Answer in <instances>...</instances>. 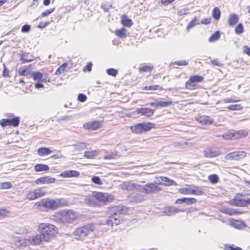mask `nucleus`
Returning <instances> with one entry per match:
<instances>
[{
    "instance_id": "f257e3e1",
    "label": "nucleus",
    "mask_w": 250,
    "mask_h": 250,
    "mask_svg": "<svg viewBox=\"0 0 250 250\" xmlns=\"http://www.w3.org/2000/svg\"><path fill=\"white\" fill-rule=\"evenodd\" d=\"M67 201L64 199L56 200L49 198L42 199L34 205L35 208L41 211H47L48 210H54L59 207L66 205Z\"/></svg>"
},
{
    "instance_id": "f03ea898",
    "label": "nucleus",
    "mask_w": 250,
    "mask_h": 250,
    "mask_svg": "<svg viewBox=\"0 0 250 250\" xmlns=\"http://www.w3.org/2000/svg\"><path fill=\"white\" fill-rule=\"evenodd\" d=\"M79 214L73 210L64 209L56 213V219L59 220L62 223H71L77 220L79 217Z\"/></svg>"
},
{
    "instance_id": "7ed1b4c3",
    "label": "nucleus",
    "mask_w": 250,
    "mask_h": 250,
    "mask_svg": "<svg viewBox=\"0 0 250 250\" xmlns=\"http://www.w3.org/2000/svg\"><path fill=\"white\" fill-rule=\"evenodd\" d=\"M38 230L39 233H42L47 241L58 233L57 228L54 225L48 223L40 224L38 227Z\"/></svg>"
},
{
    "instance_id": "20e7f679",
    "label": "nucleus",
    "mask_w": 250,
    "mask_h": 250,
    "mask_svg": "<svg viewBox=\"0 0 250 250\" xmlns=\"http://www.w3.org/2000/svg\"><path fill=\"white\" fill-rule=\"evenodd\" d=\"M94 224H87L75 229L73 235L77 239H82L90 235L95 229Z\"/></svg>"
},
{
    "instance_id": "39448f33",
    "label": "nucleus",
    "mask_w": 250,
    "mask_h": 250,
    "mask_svg": "<svg viewBox=\"0 0 250 250\" xmlns=\"http://www.w3.org/2000/svg\"><path fill=\"white\" fill-rule=\"evenodd\" d=\"M153 127H154V125L151 123H143L131 126L130 129L133 133L139 134L149 131Z\"/></svg>"
},
{
    "instance_id": "423d86ee",
    "label": "nucleus",
    "mask_w": 250,
    "mask_h": 250,
    "mask_svg": "<svg viewBox=\"0 0 250 250\" xmlns=\"http://www.w3.org/2000/svg\"><path fill=\"white\" fill-rule=\"evenodd\" d=\"M159 184L162 183H150L143 185V192L148 194H152L161 190V188L158 186Z\"/></svg>"
},
{
    "instance_id": "0eeeda50",
    "label": "nucleus",
    "mask_w": 250,
    "mask_h": 250,
    "mask_svg": "<svg viewBox=\"0 0 250 250\" xmlns=\"http://www.w3.org/2000/svg\"><path fill=\"white\" fill-rule=\"evenodd\" d=\"M43 241H46V239L43 237L42 233L37 234L35 235L28 236L27 238L25 239L24 245H39Z\"/></svg>"
},
{
    "instance_id": "6e6552de",
    "label": "nucleus",
    "mask_w": 250,
    "mask_h": 250,
    "mask_svg": "<svg viewBox=\"0 0 250 250\" xmlns=\"http://www.w3.org/2000/svg\"><path fill=\"white\" fill-rule=\"evenodd\" d=\"M46 191L42 188H37L30 191L26 195V198L29 200H33L40 198L45 195Z\"/></svg>"
},
{
    "instance_id": "1a4fd4ad",
    "label": "nucleus",
    "mask_w": 250,
    "mask_h": 250,
    "mask_svg": "<svg viewBox=\"0 0 250 250\" xmlns=\"http://www.w3.org/2000/svg\"><path fill=\"white\" fill-rule=\"evenodd\" d=\"M93 195L96 198L97 202L106 203L110 202L113 199L112 195L102 192H93Z\"/></svg>"
},
{
    "instance_id": "9d476101",
    "label": "nucleus",
    "mask_w": 250,
    "mask_h": 250,
    "mask_svg": "<svg viewBox=\"0 0 250 250\" xmlns=\"http://www.w3.org/2000/svg\"><path fill=\"white\" fill-rule=\"evenodd\" d=\"M20 118L18 117H14L9 119H1L0 121V125L1 126H18L20 124Z\"/></svg>"
},
{
    "instance_id": "9b49d317",
    "label": "nucleus",
    "mask_w": 250,
    "mask_h": 250,
    "mask_svg": "<svg viewBox=\"0 0 250 250\" xmlns=\"http://www.w3.org/2000/svg\"><path fill=\"white\" fill-rule=\"evenodd\" d=\"M246 156V153L244 151H235L226 155L225 157V159L226 160L238 161L245 158Z\"/></svg>"
},
{
    "instance_id": "f8f14e48",
    "label": "nucleus",
    "mask_w": 250,
    "mask_h": 250,
    "mask_svg": "<svg viewBox=\"0 0 250 250\" xmlns=\"http://www.w3.org/2000/svg\"><path fill=\"white\" fill-rule=\"evenodd\" d=\"M203 77L200 76L195 75L191 77L188 81L186 83V87L187 88L189 89H193L194 88V83H200L203 80Z\"/></svg>"
},
{
    "instance_id": "ddd939ff",
    "label": "nucleus",
    "mask_w": 250,
    "mask_h": 250,
    "mask_svg": "<svg viewBox=\"0 0 250 250\" xmlns=\"http://www.w3.org/2000/svg\"><path fill=\"white\" fill-rule=\"evenodd\" d=\"M204 153L205 156L208 158L217 157L220 154L219 148L216 147L207 148Z\"/></svg>"
},
{
    "instance_id": "4468645a",
    "label": "nucleus",
    "mask_w": 250,
    "mask_h": 250,
    "mask_svg": "<svg viewBox=\"0 0 250 250\" xmlns=\"http://www.w3.org/2000/svg\"><path fill=\"white\" fill-rule=\"evenodd\" d=\"M180 211H183V210L177 209L174 207H168L164 208L163 210V215L170 216Z\"/></svg>"
},
{
    "instance_id": "2eb2a0df",
    "label": "nucleus",
    "mask_w": 250,
    "mask_h": 250,
    "mask_svg": "<svg viewBox=\"0 0 250 250\" xmlns=\"http://www.w3.org/2000/svg\"><path fill=\"white\" fill-rule=\"evenodd\" d=\"M128 210L127 207L123 206L115 207L112 208V212L115 215H118L126 213Z\"/></svg>"
},
{
    "instance_id": "dca6fc26",
    "label": "nucleus",
    "mask_w": 250,
    "mask_h": 250,
    "mask_svg": "<svg viewBox=\"0 0 250 250\" xmlns=\"http://www.w3.org/2000/svg\"><path fill=\"white\" fill-rule=\"evenodd\" d=\"M230 203L232 205L238 207H243L247 206V204H250V198L247 200L235 199L230 201Z\"/></svg>"
},
{
    "instance_id": "f3484780",
    "label": "nucleus",
    "mask_w": 250,
    "mask_h": 250,
    "mask_svg": "<svg viewBox=\"0 0 250 250\" xmlns=\"http://www.w3.org/2000/svg\"><path fill=\"white\" fill-rule=\"evenodd\" d=\"M101 126V123L99 121H92L85 123L83 125L84 128L88 129L95 130L97 129Z\"/></svg>"
},
{
    "instance_id": "a211bd4d",
    "label": "nucleus",
    "mask_w": 250,
    "mask_h": 250,
    "mask_svg": "<svg viewBox=\"0 0 250 250\" xmlns=\"http://www.w3.org/2000/svg\"><path fill=\"white\" fill-rule=\"evenodd\" d=\"M197 121L202 125H211L213 122V119L208 116H202L198 117Z\"/></svg>"
},
{
    "instance_id": "6ab92c4d",
    "label": "nucleus",
    "mask_w": 250,
    "mask_h": 250,
    "mask_svg": "<svg viewBox=\"0 0 250 250\" xmlns=\"http://www.w3.org/2000/svg\"><path fill=\"white\" fill-rule=\"evenodd\" d=\"M136 112L138 114H141L142 115L146 117H150L154 113L153 109L147 108H138L136 109Z\"/></svg>"
},
{
    "instance_id": "aec40b11",
    "label": "nucleus",
    "mask_w": 250,
    "mask_h": 250,
    "mask_svg": "<svg viewBox=\"0 0 250 250\" xmlns=\"http://www.w3.org/2000/svg\"><path fill=\"white\" fill-rule=\"evenodd\" d=\"M106 223L109 226L118 225L120 223L119 216L118 215H115L114 213L110 216L108 219L107 220Z\"/></svg>"
},
{
    "instance_id": "412c9836",
    "label": "nucleus",
    "mask_w": 250,
    "mask_h": 250,
    "mask_svg": "<svg viewBox=\"0 0 250 250\" xmlns=\"http://www.w3.org/2000/svg\"><path fill=\"white\" fill-rule=\"evenodd\" d=\"M68 146L69 150L73 152L82 151L86 147L85 145L83 143H79Z\"/></svg>"
},
{
    "instance_id": "4be33fe9",
    "label": "nucleus",
    "mask_w": 250,
    "mask_h": 250,
    "mask_svg": "<svg viewBox=\"0 0 250 250\" xmlns=\"http://www.w3.org/2000/svg\"><path fill=\"white\" fill-rule=\"evenodd\" d=\"M129 200L131 202L139 203L144 200V197L142 194L136 193L129 196Z\"/></svg>"
},
{
    "instance_id": "5701e85b",
    "label": "nucleus",
    "mask_w": 250,
    "mask_h": 250,
    "mask_svg": "<svg viewBox=\"0 0 250 250\" xmlns=\"http://www.w3.org/2000/svg\"><path fill=\"white\" fill-rule=\"evenodd\" d=\"M79 171L73 170H66L61 173V176L63 177H77L79 176Z\"/></svg>"
},
{
    "instance_id": "b1692460",
    "label": "nucleus",
    "mask_w": 250,
    "mask_h": 250,
    "mask_svg": "<svg viewBox=\"0 0 250 250\" xmlns=\"http://www.w3.org/2000/svg\"><path fill=\"white\" fill-rule=\"evenodd\" d=\"M55 181V179L54 178H51L48 176L47 177H43L40 178H39L36 181V183L37 184H50L53 183Z\"/></svg>"
},
{
    "instance_id": "393cba45",
    "label": "nucleus",
    "mask_w": 250,
    "mask_h": 250,
    "mask_svg": "<svg viewBox=\"0 0 250 250\" xmlns=\"http://www.w3.org/2000/svg\"><path fill=\"white\" fill-rule=\"evenodd\" d=\"M12 240L15 245L19 248H21V247L27 245H24L25 244V239L24 240L21 239V238L19 236H13Z\"/></svg>"
},
{
    "instance_id": "a878e982",
    "label": "nucleus",
    "mask_w": 250,
    "mask_h": 250,
    "mask_svg": "<svg viewBox=\"0 0 250 250\" xmlns=\"http://www.w3.org/2000/svg\"><path fill=\"white\" fill-rule=\"evenodd\" d=\"M84 202L89 206H95L98 205L96 198L93 195V194L91 196H87L84 199Z\"/></svg>"
},
{
    "instance_id": "bb28decb",
    "label": "nucleus",
    "mask_w": 250,
    "mask_h": 250,
    "mask_svg": "<svg viewBox=\"0 0 250 250\" xmlns=\"http://www.w3.org/2000/svg\"><path fill=\"white\" fill-rule=\"evenodd\" d=\"M143 185H138L135 183H130L126 186V188L128 190H131L133 189H136L138 191L143 192Z\"/></svg>"
},
{
    "instance_id": "cd10ccee",
    "label": "nucleus",
    "mask_w": 250,
    "mask_h": 250,
    "mask_svg": "<svg viewBox=\"0 0 250 250\" xmlns=\"http://www.w3.org/2000/svg\"><path fill=\"white\" fill-rule=\"evenodd\" d=\"M238 15L235 14L230 15L228 20L229 24L230 26L236 24L238 21Z\"/></svg>"
},
{
    "instance_id": "c85d7f7f",
    "label": "nucleus",
    "mask_w": 250,
    "mask_h": 250,
    "mask_svg": "<svg viewBox=\"0 0 250 250\" xmlns=\"http://www.w3.org/2000/svg\"><path fill=\"white\" fill-rule=\"evenodd\" d=\"M160 179L162 181H164L165 182L164 183H162V184L164 186H169L177 185L174 181L171 180V179H169L168 178L162 176V177H160Z\"/></svg>"
},
{
    "instance_id": "c756f323",
    "label": "nucleus",
    "mask_w": 250,
    "mask_h": 250,
    "mask_svg": "<svg viewBox=\"0 0 250 250\" xmlns=\"http://www.w3.org/2000/svg\"><path fill=\"white\" fill-rule=\"evenodd\" d=\"M121 22L124 26L127 27H130L133 23L132 21L125 15H124L122 17Z\"/></svg>"
},
{
    "instance_id": "7c9ffc66",
    "label": "nucleus",
    "mask_w": 250,
    "mask_h": 250,
    "mask_svg": "<svg viewBox=\"0 0 250 250\" xmlns=\"http://www.w3.org/2000/svg\"><path fill=\"white\" fill-rule=\"evenodd\" d=\"M35 170L37 172L47 171L49 170V167L44 164H37L34 167Z\"/></svg>"
},
{
    "instance_id": "2f4dec72",
    "label": "nucleus",
    "mask_w": 250,
    "mask_h": 250,
    "mask_svg": "<svg viewBox=\"0 0 250 250\" xmlns=\"http://www.w3.org/2000/svg\"><path fill=\"white\" fill-rule=\"evenodd\" d=\"M29 53H24L21 54L20 60L22 63L26 62H32L34 60L32 58H29Z\"/></svg>"
},
{
    "instance_id": "473e14b6",
    "label": "nucleus",
    "mask_w": 250,
    "mask_h": 250,
    "mask_svg": "<svg viewBox=\"0 0 250 250\" xmlns=\"http://www.w3.org/2000/svg\"><path fill=\"white\" fill-rule=\"evenodd\" d=\"M116 36L121 38H125L126 37V30L125 28L116 30L115 32Z\"/></svg>"
},
{
    "instance_id": "72a5a7b5",
    "label": "nucleus",
    "mask_w": 250,
    "mask_h": 250,
    "mask_svg": "<svg viewBox=\"0 0 250 250\" xmlns=\"http://www.w3.org/2000/svg\"><path fill=\"white\" fill-rule=\"evenodd\" d=\"M52 152V150H51L49 148L46 147L40 148L38 149V154L40 156L47 155Z\"/></svg>"
},
{
    "instance_id": "f704fd0d",
    "label": "nucleus",
    "mask_w": 250,
    "mask_h": 250,
    "mask_svg": "<svg viewBox=\"0 0 250 250\" xmlns=\"http://www.w3.org/2000/svg\"><path fill=\"white\" fill-rule=\"evenodd\" d=\"M98 154V152L96 150L86 151L84 152L83 156L86 158L92 159L97 156Z\"/></svg>"
},
{
    "instance_id": "c9c22d12",
    "label": "nucleus",
    "mask_w": 250,
    "mask_h": 250,
    "mask_svg": "<svg viewBox=\"0 0 250 250\" xmlns=\"http://www.w3.org/2000/svg\"><path fill=\"white\" fill-rule=\"evenodd\" d=\"M31 75L34 80L38 82H41L43 74L40 72H33Z\"/></svg>"
},
{
    "instance_id": "e433bc0d",
    "label": "nucleus",
    "mask_w": 250,
    "mask_h": 250,
    "mask_svg": "<svg viewBox=\"0 0 250 250\" xmlns=\"http://www.w3.org/2000/svg\"><path fill=\"white\" fill-rule=\"evenodd\" d=\"M221 12L218 7H215L213 8L212 11V17L213 18L218 20L220 18Z\"/></svg>"
},
{
    "instance_id": "4c0bfd02",
    "label": "nucleus",
    "mask_w": 250,
    "mask_h": 250,
    "mask_svg": "<svg viewBox=\"0 0 250 250\" xmlns=\"http://www.w3.org/2000/svg\"><path fill=\"white\" fill-rule=\"evenodd\" d=\"M220 37V32L219 31H216L212 34L208 39L209 42H213L218 40Z\"/></svg>"
},
{
    "instance_id": "58836bf2",
    "label": "nucleus",
    "mask_w": 250,
    "mask_h": 250,
    "mask_svg": "<svg viewBox=\"0 0 250 250\" xmlns=\"http://www.w3.org/2000/svg\"><path fill=\"white\" fill-rule=\"evenodd\" d=\"M248 132L246 131L241 130L239 131H235V139H238L242 137L246 136Z\"/></svg>"
},
{
    "instance_id": "ea45409f",
    "label": "nucleus",
    "mask_w": 250,
    "mask_h": 250,
    "mask_svg": "<svg viewBox=\"0 0 250 250\" xmlns=\"http://www.w3.org/2000/svg\"><path fill=\"white\" fill-rule=\"evenodd\" d=\"M173 104L172 101H158V104L159 107H167L169 105H172Z\"/></svg>"
},
{
    "instance_id": "a19ab883",
    "label": "nucleus",
    "mask_w": 250,
    "mask_h": 250,
    "mask_svg": "<svg viewBox=\"0 0 250 250\" xmlns=\"http://www.w3.org/2000/svg\"><path fill=\"white\" fill-rule=\"evenodd\" d=\"M198 24H199L198 20L197 19V17H195L192 21H190L187 27V29L188 30L190 28H192Z\"/></svg>"
},
{
    "instance_id": "79ce46f5",
    "label": "nucleus",
    "mask_w": 250,
    "mask_h": 250,
    "mask_svg": "<svg viewBox=\"0 0 250 250\" xmlns=\"http://www.w3.org/2000/svg\"><path fill=\"white\" fill-rule=\"evenodd\" d=\"M222 137L226 140L235 139V131L226 133L222 135Z\"/></svg>"
},
{
    "instance_id": "37998d69",
    "label": "nucleus",
    "mask_w": 250,
    "mask_h": 250,
    "mask_svg": "<svg viewBox=\"0 0 250 250\" xmlns=\"http://www.w3.org/2000/svg\"><path fill=\"white\" fill-rule=\"evenodd\" d=\"M230 110H240L242 109V106L240 104H231L227 107Z\"/></svg>"
},
{
    "instance_id": "c03bdc74",
    "label": "nucleus",
    "mask_w": 250,
    "mask_h": 250,
    "mask_svg": "<svg viewBox=\"0 0 250 250\" xmlns=\"http://www.w3.org/2000/svg\"><path fill=\"white\" fill-rule=\"evenodd\" d=\"M208 180L212 184H216L218 181V177L216 174H212L208 176Z\"/></svg>"
},
{
    "instance_id": "a18cd8bd",
    "label": "nucleus",
    "mask_w": 250,
    "mask_h": 250,
    "mask_svg": "<svg viewBox=\"0 0 250 250\" xmlns=\"http://www.w3.org/2000/svg\"><path fill=\"white\" fill-rule=\"evenodd\" d=\"M232 225L236 229H241L244 226V225L243 223L239 221H235L232 223Z\"/></svg>"
},
{
    "instance_id": "49530a36",
    "label": "nucleus",
    "mask_w": 250,
    "mask_h": 250,
    "mask_svg": "<svg viewBox=\"0 0 250 250\" xmlns=\"http://www.w3.org/2000/svg\"><path fill=\"white\" fill-rule=\"evenodd\" d=\"M28 232L27 229L24 227H21L15 229V233L18 234H23Z\"/></svg>"
},
{
    "instance_id": "de8ad7c7",
    "label": "nucleus",
    "mask_w": 250,
    "mask_h": 250,
    "mask_svg": "<svg viewBox=\"0 0 250 250\" xmlns=\"http://www.w3.org/2000/svg\"><path fill=\"white\" fill-rule=\"evenodd\" d=\"M12 187V185L10 182H4L0 184V188L2 189H8Z\"/></svg>"
},
{
    "instance_id": "09e8293b",
    "label": "nucleus",
    "mask_w": 250,
    "mask_h": 250,
    "mask_svg": "<svg viewBox=\"0 0 250 250\" xmlns=\"http://www.w3.org/2000/svg\"><path fill=\"white\" fill-rule=\"evenodd\" d=\"M243 26L242 23H239L235 28V32L237 34H241L243 32Z\"/></svg>"
},
{
    "instance_id": "8fccbe9b",
    "label": "nucleus",
    "mask_w": 250,
    "mask_h": 250,
    "mask_svg": "<svg viewBox=\"0 0 250 250\" xmlns=\"http://www.w3.org/2000/svg\"><path fill=\"white\" fill-rule=\"evenodd\" d=\"M191 188H183L179 189V192L184 194H191Z\"/></svg>"
},
{
    "instance_id": "3c124183",
    "label": "nucleus",
    "mask_w": 250,
    "mask_h": 250,
    "mask_svg": "<svg viewBox=\"0 0 250 250\" xmlns=\"http://www.w3.org/2000/svg\"><path fill=\"white\" fill-rule=\"evenodd\" d=\"M106 72L108 74V75H111V76H112L114 77H115L118 73L117 70L115 69H113V68L107 69L106 70Z\"/></svg>"
},
{
    "instance_id": "603ef678",
    "label": "nucleus",
    "mask_w": 250,
    "mask_h": 250,
    "mask_svg": "<svg viewBox=\"0 0 250 250\" xmlns=\"http://www.w3.org/2000/svg\"><path fill=\"white\" fill-rule=\"evenodd\" d=\"M91 180L92 182L95 184L98 185H102L103 184V183L101 182L100 178L98 176H93L91 178Z\"/></svg>"
},
{
    "instance_id": "864d4df0",
    "label": "nucleus",
    "mask_w": 250,
    "mask_h": 250,
    "mask_svg": "<svg viewBox=\"0 0 250 250\" xmlns=\"http://www.w3.org/2000/svg\"><path fill=\"white\" fill-rule=\"evenodd\" d=\"M152 67L149 66H144L139 68V71L141 72H150Z\"/></svg>"
},
{
    "instance_id": "5fc2aeb1",
    "label": "nucleus",
    "mask_w": 250,
    "mask_h": 250,
    "mask_svg": "<svg viewBox=\"0 0 250 250\" xmlns=\"http://www.w3.org/2000/svg\"><path fill=\"white\" fill-rule=\"evenodd\" d=\"M158 85L154 84L150 86H146L145 87L144 89L146 90H155L158 89Z\"/></svg>"
},
{
    "instance_id": "6e6d98bb",
    "label": "nucleus",
    "mask_w": 250,
    "mask_h": 250,
    "mask_svg": "<svg viewBox=\"0 0 250 250\" xmlns=\"http://www.w3.org/2000/svg\"><path fill=\"white\" fill-rule=\"evenodd\" d=\"M204 192L199 188H196L194 189H191V194H194L196 195H200L203 194Z\"/></svg>"
},
{
    "instance_id": "4d7b16f0",
    "label": "nucleus",
    "mask_w": 250,
    "mask_h": 250,
    "mask_svg": "<svg viewBox=\"0 0 250 250\" xmlns=\"http://www.w3.org/2000/svg\"><path fill=\"white\" fill-rule=\"evenodd\" d=\"M54 10H55L54 8H51L50 9L46 10L45 11L42 12V17L47 16L48 15H50L52 12H53Z\"/></svg>"
},
{
    "instance_id": "13d9d810",
    "label": "nucleus",
    "mask_w": 250,
    "mask_h": 250,
    "mask_svg": "<svg viewBox=\"0 0 250 250\" xmlns=\"http://www.w3.org/2000/svg\"><path fill=\"white\" fill-rule=\"evenodd\" d=\"M197 200L194 198H186V204L187 205H191L195 203Z\"/></svg>"
},
{
    "instance_id": "bf43d9fd",
    "label": "nucleus",
    "mask_w": 250,
    "mask_h": 250,
    "mask_svg": "<svg viewBox=\"0 0 250 250\" xmlns=\"http://www.w3.org/2000/svg\"><path fill=\"white\" fill-rule=\"evenodd\" d=\"M30 26L28 24H25L21 27V31L24 33H27L30 30Z\"/></svg>"
},
{
    "instance_id": "052dcab7",
    "label": "nucleus",
    "mask_w": 250,
    "mask_h": 250,
    "mask_svg": "<svg viewBox=\"0 0 250 250\" xmlns=\"http://www.w3.org/2000/svg\"><path fill=\"white\" fill-rule=\"evenodd\" d=\"M86 96L83 94L81 93L78 95V99L81 102H84L86 100Z\"/></svg>"
},
{
    "instance_id": "680f3d73",
    "label": "nucleus",
    "mask_w": 250,
    "mask_h": 250,
    "mask_svg": "<svg viewBox=\"0 0 250 250\" xmlns=\"http://www.w3.org/2000/svg\"><path fill=\"white\" fill-rule=\"evenodd\" d=\"M176 64L177 65L179 66H182V65H187L188 64V62L187 61H180L178 62H175L174 63V64Z\"/></svg>"
},
{
    "instance_id": "e2e57ef3",
    "label": "nucleus",
    "mask_w": 250,
    "mask_h": 250,
    "mask_svg": "<svg viewBox=\"0 0 250 250\" xmlns=\"http://www.w3.org/2000/svg\"><path fill=\"white\" fill-rule=\"evenodd\" d=\"M19 74L21 76H25L27 74V70L26 69H19Z\"/></svg>"
},
{
    "instance_id": "0e129e2a",
    "label": "nucleus",
    "mask_w": 250,
    "mask_h": 250,
    "mask_svg": "<svg viewBox=\"0 0 250 250\" xmlns=\"http://www.w3.org/2000/svg\"><path fill=\"white\" fill-rule=\"evenodd\" d=\"M243 50L244 53L250 56V48L248 46H244L243 47Z\"/></svg>"
},
{
    "instance_id": "69168bd1",
    "label": "nucleus",
    "mask_w": 250,
    "mask_h": 250,
    "mask_svg": "<svg viewBox=\"0 0 250 250\" xmlns=\"http://www.w3.org/2000/svg\"><path fill=\"white\" fill-rule=\"evenodd\" d=\"M211 63L213 65H216V66H220L222 65V63H221V62L217 59H214V60L211 61Z\"/></svg>"
},
{
    "instance_id": "338daca9",
    "label": "nucleus",
    "mask_w": 250,
    "mask_h": 250,
    "mask_svg": "<svg viewBox=\"0 0 250 250\" xmlns=\"http://www.w3.org/2000/svg\"><path fill=\"white\" fill-rule=\"evenodd\" d=\"M116 157V155L112 154L106 155L104 156V159H114Z\"/></svg>"
},
{
    "instance_id": "774afa93",
    "label": "nucleus",
    "mask_w": 250,
    "mask_h": 250,
    "mask_svg": "<svg viewBox=\"0 0 250 250\" xmlns=\"http://www.w3.org/2000/svg\"><path fill=\"white\" fill-rule=\"evenodd\" d=\"M8 211L5 209H0V218L4 217Z\"/></svg>"
}]
</instances>
